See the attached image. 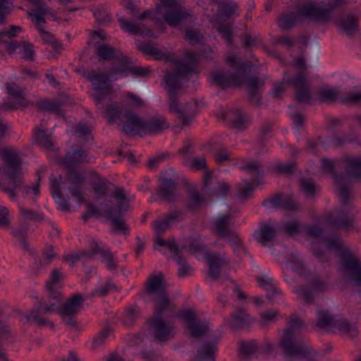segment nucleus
Instances as JSON below:
<instances>
[{
	"label": "nucleus",
	"mask_w": 361,
	"mask_h": 361,
	"mask_svg": "<svg viewBox=\"0 0 361 361\" xmlns=\"http://www.w3.org/2000/svg\"><path fill=\"white\" fill-rule=\"evenodd\" d=\"M0 159L4 164V168L0 169V178L4 181L6 192L11 197H14L20 190L23 173L18 154L12 149L2 148L0 149Z\"/></svg>",
	"instance_id": "1"
},
{
	"label": "nucleus",
	"mask_w": 361,
	"mask_h": 361,
	"mask_svg": "<svg viewBox=\"0 0 361 361\" xmlns=\"http://www.w3.org/2000/svg\"><path fill=\"white\" fill-rule=\"evenodd\" d=\"M106 116L109 122L117 123L128 133L133 131L139 124V119L136 116L123 113L116 106L108 109Z\"/></svg>",
	"instance_id": "2"
},
{
	"label": "nucleus",
	"mask_w": 361,
	"mask_h": 361,
	"mask_svg": "<svg viewBox=\"0 0 361 361\" xmlns=\"http://www.w3.org/2000/svg\"><path fill=\"white\" fill-rule=\"evenodd\" d=\"M192 255L197 260L204 262L209 267V275L214 277L222 263V259L211 253L210 250H191Z\"/></svg>",
	"instance_id": "3"
},
{
	"label": "nucleus",
	"mask_w": 361,
	"mask_h": 361,
	"mask_svg": "<svg viewBox=\"0 0 361 361\" xmlns=\"http://www.w3.org/2000/svg\"><path fill=\"white\" fill-rule=\"evenodd\" d=\"M85 76L92 83V94L95 99L99 101L109 92V80L103 75H97L93 72L87 73Z\"/></svg>",
	"instance_id": "4"
},
{
	"label": "nucleus",
	"mask_w": 361,
	"mask_h": 361,
	"mask_svg": "<svg viewBox=\"0 0 361 361\" xmlns=\"http://www.w3.org/2000/svg\"><path fill=\"white\" fill-rule=\"evenodd\" d=\"M161 8L159 13L166 11L164 16L166 21L171 25H176L180 19L181 15L176 0H161Z\"/></svg>",
	"instance_id": "5"
},
{
	"label": "nucleus",
	"mask_w": 361,
	"mask_h": 361,
	"mask_svg": "<svg viewBox=\"0 0 361 361\" xmlns=\"http://www.w3.org/2000/svg\"><path fill=\"white\" fill-rule=\"evenodd\" d=\"M254 237L262 246L277 245L274 243L276 240L275 229L271 225L265 224L261 226L255 232Z\"/></svg>",
	"instance_id": "6"
},
{
	"label": "nucleus",
	"mask_w": 361,
	"mask_h": 361,
	"mask_svg": "<svg viewBox=\"0 0 361 361\" xmlns=\"http://www.w3.org/2000/svg\"><path fill=\"white\" fill-rule=\"evenodd\" d=\"M6 49L10 53H18L23 58L30 59L33 56V51L30 44H17L11 43L6 45Z\"/></svg>",
	"instance_id": "7"
},
{
	"label": "nucleus",
	"mask_w": 361,
	"mask_h": 361,
	"mask_svg": "<svg viewBox=\"0 0 361 361\" xmlns=\"http://www.w3.org/2000/svg\"><path fill=\"white\" fill-rule=\"evenodd\" d=\"M214 80L222 86L241 84V76H230L222 71H218L213 75Z\"/></svg>",
	"instance_id": "8"
},
{
	"label": "nucleus",
	"mask_w": 361,
	"mask_h": 361,
	"mask_svg": "<svg viewBox=\"0 0 361 361\" xmlns=\"http://www.w3.org/2000/svg\"><path fill=\"white\" fill-rule=\"evenodd\" d=\"M121 28L123 31L130 34L140 33L143 36H154L151 31L148 30H142L138 25L127 22L123 19H119Z\"/></svg>",
	"instance_id": "9"
},
{
	"label": "nucleus",
	"mask_w": 361,
	"mask_h": 361,
	"mask_svg": "<svg viewBox=\"0 0 361 361\" xmlns=\"http://www.w3.org/2000/svg\"><path fill=\"white\" fill-rule=\"evenodd\" d=\"M335 25L347 35L353 34L357 27L354 20L349 17L336 20Z\"/></svg>",
	"instance_id": "10"
},
{
	"label": "nucleus",
	"mask_w": 361,
	"mask_h": 361,
	"mask_svg": "<svg viewBox=\"0 0 361 361\" xmlns=\"http://www.w3.org/2000/svg\"><path fill=\"white\" fill-rule=\"evenodd\" d=\"M63 279V274L59 271H54L52 272L49 280L47 283V288L50 291H54L59 289L61 286V281Z\"/></svg>",
	"instance_id": "11"
},
{
	"label": "nucleus",
	"mask_w": 361,
	"mask_h": 361,
	"mask_svg": "<svg viewBox=\"0 0 361 361\" xmlns=\"http://www.w3.org/2000/svg\"><path fill=\"white\" fill-rule=\"evenodd\" d=\"M164 286L162 274L159 273L152 276L149 283L148 288L151 292L161 290Z\"/></svg>",
	"instance_id": "12"
},
{
	"label": "nucleus",
	"mask_w": 361,
	"mask_h": 361,
	"mask_svg": "<svg viewBox=\"0 0 361 361\" xmlns=\"http://www.w3.org/2000/svg\"><path fill=\"white\" fill-rule=\"evenodd\" d=\"M196 56L193 54H187L185 56L183 63L179 66L178 73L176 75L175 77L178 78L185 74L190 69L192 62L196 60Z\"/></svg>",
	"instance_id": "13"
},
{
	"label": "nucleus",
	"mask_w": 361,
	"mask_h": 361,
	"mask_svg": "<svg viewBox=\"0 0 361 361\" xmlns=\"http://www.w3.org/2000/svg\"><path fill=\"white\" fill-rule=\"evenodd\" d=\"M231 215H220L216 218V219L214 221V226L215 229L219 233H223L226 228V226L228 225L230 219H231Z\"/></svg>",
	"instance_id": "14"
},
{
	"label": "nucleus",
	"mask_w": 361,
	"mask_h": 361,
	"mask_svg": "<svg viewBox=\"0 0 361 361\" xmlns=\"http://www.w3.org/2000/svg\"><path fill=\"white\" fill-rule=\"evenodd\" d=\"M223 246L240 247L244 246V245L242 240L235 233H232L230 236L225 238Z\"/></svg>",
	"instance_id": "15"
},
{
	"label": "nucleus",
	"mask_w": 361,
	"mask_h": 361,
	"mask_svg": "<svg viewBox=\"0 0 361 361\" xmlns=\"http://www.w3.org/2000/svg\"><path fill=\"white\" fill-rule=\"evenodd\" d=\"M156 245L158 247H164L166 248H176L179 245L173 238L166 239L158 238L156 240Z\"/></svg>",
	"instance_id": "16"
},
{
	"label": "nucleus",
	"mask_w": 361,
	"mask_h": 361,
	"mask_svg": "<svg viewBox=\"0 0 361 361\" xmlns=\"http://www.w3.org/2000/svg\"><path fill=\"white\" fill-rule=\"evenodd\" d=\"M168 127L165 119L162 117L153 120L149 124L151 131H156Z\"/></svg>",
	"instance_id": "17"
},
{
	"label": "nucleus",
	"mask_w": 361,
	"mask_h": 361,
	"mask_svg": "<svg viewBox=\"0 0 361 361\" xmlns=\"http://www.w3.org/2000/svg\"><path fill=\"white\" fill-rule=\"evenodd\" d=\"M115 197L118 203L120 204L121 209H126L127 202L130 201L131 199H133V197L131 196L126 197L124 192L122 190H117L116 191Z\"/></svg>",
	"instance_id": "18"
},
{
	"label": "nucleus",
	"mask_w": 361,
	"mask_h": 361,
	"mask_svg": "<svg viewBox=\"0 0 361 361\" xmlns=\"http://www.w3.org/2000/svg\"><path fill=\"white\" fill-rule=\"evenodd\" d=\"M83 300L81 296H75L73 298L67 303V308L69 312H73L82 304Z\"/></svg>",
	"instance_id": "19"
},
{
	"label": "nucleus",
	"mask_w": 361,
	"mask_h": 361,
	"mask_svg": "<svg viewBox=\"0 0 361 361\" xmlns=\"http://www.w3.org/2000/svg\"><path fill=\"white\" fill-rule=\"evenodd\" d=\"M252 190V186L247 182H244L238 188L240 195L243 198L247 197Z\"/></svg>",
	"instance_id": "20"
},
{
	"label": "nucleus",
	"mask_w": 361,
	"mask_h": 361,
	"mask_svg": "<svg viewBox=\"0 0 361 361\" xmlns=\"http://www.w3.org/2000/svg\"><path fill=\"white\" fill-rule=\"evenodd\" d=\"M35 134L37 142L45 147L48 146L49 142L47 137H46V133L44 130H37Z\"/></svg>",
	"instance_id": "21"
},
{
	"label": "nucleus",
	"mask_w": 361,
	"mask_h": 361,
	"mask_svg": "<svg viewBox=\"0 0 361 361\" xmlns=\"http://www.w3.org/2000/svg\"><path fill=\"white\" fill-rule=\"evenodd\" d=\"M302 186L304 192L307 195H313L317 190V188L313 185V183L307 180H302Z\"/></svg>",
	"instance_id": "22"
},
{
	"label": "nucleus",
	"mask_w": 361,
	"mask_h": 361,
	"mask_svg": "<svg viewBox=\"0 0 361 361\" xmlns=\"http://www.w3.org/2000/svg\"><path fill=\"white\" fill-rule=\"evenodd\" d=\"M97 50L99 55L103 59L110 57L114 53V50L111 48L105 45L98 47Z\"/></svg>",
	"instance_id": "23"
},
{
	"label": "nucleus",
	"mask_w": 361,
	"mask_h": 361,
	"mask_svg": "<svg viewBox=\"0 0 361 361\" xmlns=\"http://www.w3.org/2000/svg\"><path fill=\"white\" fill-rule=\"evenodd\" d=\"M8 217L7 209L0 206V226H6L8 222Z\"/></svg>",
	"instance_id": "24"
},
{
	"label": "nucleus",
	"mask_w": 361,
	"mask_h": 361,
	"mask_svg": "<svg viewBox=\"0 0 361 361\" xmlns=\"http://www.w3.org/2000/svg\"><path fill=\"white\" fill-rule=\"evenodd\" d=\"M27 196H31V197H36L39 193V187L37 185H32V187H27L23 191Z\"/></svg>",
	"instance_id": "25"
},
{
	"label": "nucleus",
	"mask_w": 361,
	"mask_h": 361,
	"mask_svg": "<svg viewBox=\"0 0 361 361\" xmlns=\"http://www.w3.org/2000/svg\"><path fill=\"white\" fill-rule=\"evenodd\" d=\"M191 165L196 169H200L206 166L205 159L203 157L194 158L192 161Z\"/></svg>",
	"instance_id": "26"
},
{
	"label": "nucleus",
	"mask_w": 361,
	"mask_h": 361,
	"mask_svg": "<svg viewBox=\"0 0 361 361\" xmlns=\"http://www.w3.org/2000/svg\"><path fill=\"white\" fill-rule=\"evenodd\" d=\"M201 37L199 33L192 30L188 31L185 35V38L191 43L199 41Z\"/></svg>",
	"instance_id": "27"
},
{
	"label": "nucleus",
	"mask_w": 361,
	"mask_h": 361,
	"mask_svg": "<svg viewBox=\"0 0 361 361\" xmlns=\"http://www.w3.org/2000/svg\"><path fill=\"white\" fill-rule=\"evenodd\" d=\"M296 293L301 300L307 302L309 301V298L312 295V292L309 289L298 290Z\"/></svg>",
	"instance_id": "28"
},
{
	"label": "nucleus",
	"mask_w": 361,
	"mask_h": 361,
	"mask_svg": "<svg viewBox=\"0 0 361 361\" xmlns=\"http://www.w3.org/2000/svg\"><path fill=\"white\" fill-rule=\"evenodd\" d=\"M104 39V35L102 32H95L91 35V42L96 46L100 40Z\"/></svg>",
	"instance_id": "29"
},
{
	"label": "nucleus",
	"mask_w": 361,
	"mask_h": 361,
	"mask_svg": "<svg viewBox=\"0 0 361 361\" xmlns=\"http://www.w3.org/2000/svg\"><path fill=\"white\" fill-rule=\"evenodd\" d=\"M113 226L118 231L123 232V233H125L126 230L127 229V226H126V224L123 221H121V220L114 221Z\"/></svg>",
	"instance_id": "30"
},
{
	"label": "nucleus",
	"mask_w": 361,
	"mask_h": 361,
	"mask_svg": "<svg viewBox=\"0 0 361 361\" xmlns=\"http://www.w3.org/2000/svg\"><path fill=\"white\" fill-rule=\"evenodd\" d=\"M168 333V329L164 326H159L156 329L157 337L159 340H163L165 335Z\"/></svg>",
	"instance_id": "31"
},
{
	"label": "nucleus",
	"mask_w": 361,
	"mask_h": 361,
	"mask_svg": "<svg viewBox=\"0 0 361 361\" xmlns=\"http://www.w3.org/2000/svg\"><path fill=\"white\" fill-rule=\"evenodd\" d=\"M70 192L71 195L75 197L77 201H80L82 197V190L80 186H76L75 188H71Z\"/></svg>",
	"instance_id": "32"
},
{
	"label": "nucleus",
	"mask_w": 361,
	"mask_h": 361,
	"mask_svg": "<svg viewBox=\"0 0 361 361\" xmlns=\"http://www.w3.org/2000/svg\"><path fill=\"white\" fill-rule=\"evenodd\" d=\"M5 0H0V23L4 21L5 13L8 10V6L5 5Z\"/></svg>",
	"instance_id": "33"
},
{
	"label": "nucleus",
	"mask_w": 361,
	"mask_h": 361,
	"mask_svg": "<svg viewBox=\"0 0 361 361\" xmlns=\"http://www.w3.org/2000/svg\"><path fill=\"white\" fill-rule=\"evenodd\" d=\"M181 317L187 322H190L194 318V314L191 310H184L181 313Z\"/></svg>",
	"instance_id": "34"
},
{
	"label": "nucleus",
	"mask_w": 361,
	"mask_h": 361,
	"mask_svg": "<svg viewBox=\"0 0 361 361\" xmlns=\"http://www.w3.org/2000/svg\"><path fill=\"white\" fill-rule=\"evenodd\" d=\"M42 38L47 43H54V37L47 31L40 30Z\"/></svg>",
	"instance_id": "35"
},
{
	"label": "nucleus",
	"mask_w": 361,
	"mask_h": 361,
	"mask_svg": "<svg viewBox=\"0 0 361 361\" xmlns=\"http://www.w3.org/2000/svg\"><path fill=\"white\" fill-rule=\"evenodd\" d=\"M20 216L24 219H32L35 217V214H33V212H32L26 209H20Z\"/></svg>",
	"instance_id": "36"
},
{
	"label": "nucleus",
	"mask_w": 361,
	"mask_h": 361,
	"mask_svg": "<svg viewBox=\"0 0 361 361\" xmlns=\"http://www.w3.org/2000/svg\"><path fill=\"white\" fill-rule=\"evenodd\" d=\"M298 226L296 222H293L285 227V231L289 234H293L298 230Z\"/></svg>",
	"instance_id": "37"
},
{
	"label": "nucleus",
	"mask_w": 361,
	"mask_h": 361,
	"mask_svg": "<svg viewBox=\"0 0 361 361\" xmlns=\"http://www.w3.org/2000/svg\"><path fill=\"white\" fill-rule=\"evenodd\" d=\"M271 280L269 278H264V279H258V283L259 286L265 287L269 286L271 285Z\"/></svg>",
	"instance_id": "38"
},
{
	"label": "nucleus",
	"mask_w": 361,
	"mask_h": 361,
	"mask_svg": "<svg viewBox=\"0 0 361 361\" xmlns=\"http://www.w3.org/2000/svg\"><path fill=\"white\" fill-rule=\"evenodd\" d=\"M228 157V154L226 152H220L216 155V161L218 162H222L226 160Z\"/></svg>",
	"instance_id": "39"
},
{
	"label": "nucleus",
	"mask_w": 361,
	"mask_h": 361,
	"mask_svg": "<svg viewBox=\"0 0 361 361\" xmlns=\"http://www.w3.org/2000/svg\"><path fill=\"white\" fill-rule=\"evenodd\" d=\"M329 248H343V243L338 240L331 241Z\"/></svg>",
	"instance_id": "40"
},
{
	"label": "nucleus",
	"mask_w": 361,
	"mask_h": 361,
	"mask_svg": "<svg viewBox=\"0 0 361 361\" xmlns=\"http://www.w3.org/2000/svg\"><path fill=\"white\" fill-rule=\"evenodd\" d=\"M167 226V224L166 222H157L154 224V229L157 232H159L166 228Z\"/></svg>",
	"instance_id": "41"
},
{
	"label": "nucleus",
	"mask_w": 361,
	"mask_h": 361,
	"mask_svg": "<svg viewBox=\"0 0 361 361\" xmlns=\"http://www.w3.org/2000/svg\"><path fill=\"white\" fill-rule=\"evenodd\" d=\"M16 87L14 85H8L7 86V90H8V93L11 95V96H13V97H17L18 95L16 90Z\"/></svg>",
	"instance_id": "42"
},
{
	"label": "nucleus",
	"mask_w": 361,
	"mask_h": 361,
	"mask_svg": "<svg viewBox=\"0 0 361 361\" xmlns=\"http://www.w3.org/2000/svg\"><path fill=\"white\" fill-rule=\"evenodd\" d=\"M292 166L290 164H282L279 166V170L286 173L290 172Z\"/></svg>",
	"instance_id": "43"
},
{
	"label": "nucleus",
	"mask_w": 361,
	"mask_h": 361,
	"mask_svg": "<svg viewBox=\"0 0 361 361\" xmlns=\"http://www.w3.org/2000/svg\"><path fill=\"white\" fill-rule=\"evenodd\" d=\"M349 101L357 102L361 100V92H357L354 95L351 96L349 99Z\"/></svg>",
	"instance_id": "44"
},
{
	"label": "nucleus",
	"mask_w": 361,
	"mask_h": 361,
	"mask_svg": "<svg viewBox=\"0 0 361 361\" xmlns=\"http://www.w3.org/2000/svg\"><path fill=\"white\" fill-rule=\"evenodd\" d=\"M351 166L356 171H361V162L360 161H355L352 162Z\"/></svg>",
	"instance_id": "45"
},
{
	"label": "nucleus",
	"mask_w": 361,
	"mask_h": 361,
	"mask_svg": "<svg viewBox=\"0 0 361 361\" xmlns=\"http://www.w3.org/2000/svg\"><path fill=\"white\" fill-rule=\"evenodd\" d=\"M32 18V20H35L36 23H37L39 24L44 22V18L41 16H39L38 14H33Z\"/></svg>",
	"instance_id": "46"
},
{
	"label": "nucleus",
	"mask_w": 361,
	"mask_h": 361,
	"mask_svg": "<svg viewBox=\"0 0 361 361\" xmlns=\"http://www.w3.org/2000/svg\"><path fill=\"white\" fill-rule=\"evenodd\" d=\"M20 30V27H12L11 29L8 32V35L10 37L15 36L16 32Z\"/></svg>",
	"instance_id": "47"
},
{
	"label": "nucleus",
	"mask_w": 361,
	"mask_h": 361,
	"mask_svg": "<svg viewBox=\"0 0 361 361\" xmlns=\"http://www.w3.org/2000/svg\"><path fill=\"white\" fill-rule=\"evenodd\" d=\"M130 101L133 104L137 106L140 105L142 103L140 99L134 96H131Z\"/></svg>",
	"instance_id": "48"
},
{
	"label": "nucleus",
	"mask_w": 361,
	"mask_h": 361,
	"mask_svg": "<svg viewBox=\"0 0 361 361\" xmlns=\"http://www.w3.org/2000/svg\"><path fill=\"white\" fill-rule=\"evenodd\" d=\"M170 109L171 111H177V112L181 111L180 108L178 106L177 104H175V103H171L170 104Z\"/></svg>",
	"instance_id": "49"
},
{
	"label": "nucleus",
	"mask_w": 361,
	"mask_h": 361,
	"mask_svg": "<svg viewBox=\"0 0 361 361\" xmlns=\"http://www.w3.org/2000/svg\"><path fill=\"white\" fill-rule=\"evenodd\" d=\"M159 302H160L162 305H166L167 304V300L164 294H161L159 298L158 299Z\"/></svg>",
	"instance_id": "50"
},
{
	"label": "nucleus",
	"mask_w": 361,
	"mask_h": 361,
	"mask_svg": "<svg viewBox=\"0 0 361 361\" xmlns=\"http://www.w3.org/2000/svg\"><path fill=\"white\" fill-rule=\"evenodd\" d=\"M90 246L92 248H98L101 246V243L98 240L92 239V242L91 243Z\"/></svg>",
	"instance_id": "51"
},
{
	"label": "nucleus",
	"mask_w": 361,
	"mask_h": 361,
	"mask_svg": "<svg viewBox=\"0 0 361 361\" xmlns=\"http://www.w3.org/2000/svg\"><path fill=\"white\" fill-rule=\"evenodd\" d=\"M166 82L168 84V85H171L173 83V75H167L166 78Z\"/></svg>",
	"instance_id": "52"
},
{
	"label": "nucleus",
	"mask_w": 361,
	"mask_h": 361,
	"mask_svg": "<svg viewBox=\"0 0 361 361\" xmlns=\"http://www.w3.org/2000/svg\"><path fill=\"white\" fill-rule=\"evenodd\" d=\"M322 164H323V166H325V167H327V166H329V167H330V166H331V161H330L329 160H327V159H324V160L322 161Z\"/></svg>",
	"instance_id": "53"
},
{
	"label": "nucleus",
	"mask_w": 361,
	"mask_h": 361,
	"mask_svg": "<svg viewBox=\"0 0 361 361\" xmlns=\"http://www.w3.org/2000/svg\"><path fill=\"white\" fill-rule=\"evenodd\" d=\"M5 128H6L5 125H4L3 123H0V137L4 133Z\"/></svg>",
	"instance_id": "54"
},
{
	"label": "nucleus",
	"mask_w": 361,
	"mask_h": 361,
	"mask_svg": "<svg viewBox=\"0 0 361 361\" xmlns=\"http://www.w3.org/2000/svg\"><path fill=\"white\" fill-rule=\"evenodd\" d=\"M152 16V13L151 11H145L143 15L141 16V18H145L147 17H151Z\"/></svg>",
	"instance_id": "55"
},
{
	"label": "nucleus",
	"mask_w": 361,
	"mask_h": 361,
	"mask_svg": "<svg viewBox=\"0 0 361 361\" xmlns=\"http://www.w3.org/2000/svg\"><path fill=\"white\" fill-rule=\"evenodd\" d=\"M75 261H76V258H75V257H68V263H70V264H73V263H74Z\"/></svg>",
	"instance_id": "56"
},
{
	"label": "nucleus",
	"mask_w": 361,
	"mask_h": 361,
	"mask_svg": "<svg viewBox=\"0 0 361 361\" xmlns=\"http://www.w3.org/2000/svg\"><path fill=\"white\" fill-rule=\"evenodd\" d=\"M293 121L294 122L296 123V124H300V116H295L294 118H293Z\"/></svg>",
	"instance_id": "57"
},
{
	"label": "nucleus",
	"mask_w": 361,
	"mask_h": 361,
	"mask_svg": "<svg viewBox=\"0 0 361 361\" xmlns=\"http://www.w3.org/2000/svg\"><path fill=\"white\" fill-rule=\"evenodd\" d=\"M280 26H281V27H288V25H286V23H285V20H284V19H283V20H281V22H280Z\"/></svg>",
	"instance_id": "58"
},
{
	"label": "nucleus",
	"mask_w": 361,
	"mask_h": 361,
	"mask_svg": "<svg viewBox=\"0 0 361 361\" xmlns=\"http://www.w3.org/2000/svg\"><path fill=\"white\" fill-rule=\"evenodd\" d=\"M297 64H298V66H304V64H305V62H304L303 59H300V60H298V61L297 62Z\"/></svg>",
	"instance_id": "59"
},
{
	"label": "nucleus",
	"mask_w": 361,
	"mask_h": 361,
	"mask_svg": "<svg viewBox=\"0 0 361 361\" xmlns=\"http://www.w3.org/2000/svg\"><path fill=\"white\" fill-rule=\"evenodd\" d=\"M215 1L216 2V4H218L219 6H220V4L221 3H226L227 2V0H215Z\"/></svg>",
	"instance_id": "60"
},
{
	"label": "nucleus",
	"mask_w": 361,
	"mask_h": 361,
	"mask_svg": "<svg viewBox=\"0 0 361 361\" xmlns=\"http://www.w3.org/2000/svg\"><path fill=\"white\" fill-rule=\"evenodd\" d=\"M48 79H49L50 82H54V81H55L54 78L53 77H51V76H49Z\"/></svg>",
	"instance_id": "61"
},
{
	"label": "nucleus",
	"mask_w": 361,
	"mask_h": 361,
	"mask_svg": "<svg viewBox=\"0 0 361 361\" xmlns=\"http://www.w3.org/2000/svg\"><path fill=\"white\" fill-rule=\"evenodd\" d=\"M60 208H61V209H63V210H65V209H67V207L65 205H63V204L60 205Z\"/></svg>",
	"instance_id": "62"
},
{
	"label": "nucleus",
	"mask_w": 361,
	"mask_h": 361,
	"mask_svg": "<svg viewBox=\"0 0 361 361\" xmlns=\"http://www.w3.org/2000/svg\"><path fill=\"white\" fill-rule=\"evenodd\" d=\"M75 357L74 356H71L68 361H75Z\"/></svg>",
	"instance_id": "63"
},
{
	"label": "nucleus",
	"mask_w": 361,
	"mask_h": 361,
	"mask_svg": "<svg viewBox=\"0 0 361 361\" xmlns=\"http://www.w3.org/2000/svg\"><path fill=\"white\" fill-rule=\"evenodd\" d=\"M172 250V251H173V252H174V253H176V255H178V252L180 250L175 249V250Z\"/></svg>",
	"instance_id": "64"
}]
</instances>
